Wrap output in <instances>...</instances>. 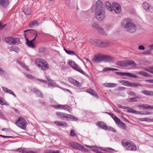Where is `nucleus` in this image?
<instances>
[{"label": "nucleus", "mask_w": 153, "mask_h": 153, "mask_svg": "<svg viewBox=\"0 0 153 153\" xmlns=\"http://www.w3.org/2000/svg\"><path fill=\"white\" fill-rule=\"evenodd\" d=\"M95 15L98 20L103 21L105 18V8L102 2L98 0L96 2L95 8Z\"/></svg>", "instance_id": "f257e3e1"}, {"label": "nucleus", "mask_w": 153, "mask_h": 153, "mask_svg": "<svg viewBox=\"0 0 153 153\" xmlns=\"http://www.w3.org/2000/svg\"><path fill=\"white\" fill-rule=\"evenodd\" d=\"M121 25L128 33H134L137 30L136 25L131 19L129 18L125 19L122 22Z\"/></svg>", "instance_id": "f03ea898"}, {"label": "nucleus", "mask_w": 153, "mask_h": 153, "mask_svg": "<svg viewBox=\"0 0 153 153\" xmlns=\"http://www.w3.org/2000/svg\"><path fill=\"white\" fill-rule=\"evenodd\" d=\"M121 143L123 146L127 150L135 151L137 150L135 144L130 140L124 139L122 140Z\"/></svg>", "instance_id": "7ed1b4c3"}, {"label": "nucleus", "mask_w": 153, "mask_h": 153, "mask_svg": "<svg viewBox=\"0 0 153 153\" xmlns=\"http://www.w3.org/2000/svg\"><path fill=\"white\" fill-rule=\"evenodd\" d=\"M36 64L39 68L43 71L48 70L49 68L48 64L43 59H37L36 61Z\"/></svg>", "instance_id": "20e7f679"}, {"label": "nucleus", "mask_w": 153, "mask_h": 153, "mask_svg": "<svg viewBox=\"0 0 153 153\" xmlns=\"http://www.w3.org/2000/svg\"><path fill=\"white\" fill-rule=\"evenodd\" d=\"M31 31V33H32L35 35V36L34 39H33L31 41H29L27 38H26V35L25 34V36L26 39V43L27 44L29 47L33 48H34L35 47V45L33 41L35 40L37 36V33L36 30L32 29H31L30 30H27L25 31L24 32L25 33L27 31Z\"/></svg>", "instance_id": "39448f33"}, {"label": "nucleus", "mask_w": 153, "mask_h": 153, "mask_svg": "<svg viewBox=\"0 0 153 153\" xmlns=\"http://www.w3.org/2000/svg\"><path fill=\"white\" fill-rule=\"evenodd\" d=\"M27 123V122L25 119L21 117H19L16 122V124L19 127L23 129L25 128Z\"/></svg>", "instance_id": "423d86ee"}, {"label": "nucleus", "mask_w": 153, "mask_h": 153, "mask_svg": "<svg viewBox=\"0 0 153 153\" xmlns=\"http://www.w3.org/2000/svg\"><path fill=\"white\" fill-rule=\"evenodd\" d=\"M70 146L72 148L79 150L84 151L86 152L88 150V149H85L84 147L82 146L75 142H73L71 143Z\"/></svg>", "instance_id": "0eeeda50"}, {"label": "nucleus", "mask_w": 153, "mask_h": 153, "mask_svg": "<svg viewBox=\"0 0 153 153\" xmlns=\"http://www.w3.org/2000/svg\"><path fill=\"white\" fill-rule=\"evenodd\" d=\"M89 42L91 45L100 48H102V45L103 44V41L99 39H91L90 40Z\"/></svg>", "instance_id": "6e6552de"}, {"label": "nucleus", "mask_w": 153, "mask_h": 153, "mask_svg": "<svg viewBox=\"0 0 153 153\" xmlns=\"http://www.w3.org/2000/svg\"><path fill=\"white\" fill-rule=\"evenodd\" d=\"M93 60L95 62H101L104 60V55L100 53L94 56Z\"/></svg>", "instance_id": "1a4fd4ad"}, {"label": "nucleus", "mask_w": 153, "mask_h": 153, "mask_svg": "<svg viewBox=\"0 0 153 153\" xmlns=\"http://www.w3.org/2000/svg\"><path fill=\"white\" fill-rule=\"evenodd\" d=\"M56 114L58 117L63 120H67L68 118V114L66 113L60 112H56Z\"/></svg>", "instance_id": "9d476101"}, {"label": "nucleus", "mask_w": 153, "mask_h": 153, "mask_svg": "<svg viewBox=\"0 0 153 153\" xmlns=\"http://www.w3.org/2000/svg\"><path fill=\"white\" fill-rule=\"evenodd\" d=\"M113 10L117 13H119L121 10V6L120 4L117 2H113L112 4Z\"/></svg>", "instance_id": "9b49d317"}, {"label": "nucleus", "mask_w": 153, "mask_h": 153, "mask_svg": "<svg viewBox=\"0 0 153 153\" xmlns=\"http://www.w3.org/2000/svg\"><path fill=\"white\" fill-rule=\"evenodd\" d=\"M115 74L119 76H128L129 77H133L134 78H137V76L135 75H133L129 73L116 72Z\"/></svg>", "instance_id": "f8f14e48"}, {"label": "nucleus", "mask_w": 153, "mask_h": 153, "mask_svg": "<svg viewBox=\"0 0 153 153\" xmlns=\"http://www.w3.org/2000/svg\"><path fill=\"white\" fill-rule=\"evenodd\" d=\"M68 81L72 84L74 85H76L77 87H79L80 86V83L72 78H68Z\"/></svg>", "instance_id": "ddd939ff"}, {"label": "nucleus", "mask_w": 153, "mask_h": 153, "mask_svg": "<svg viewBox=\"0 0 153 153\" xmlns=\"http://www.w3.org/2000/svg\"><path fill=\"white\" fill-rule=\"evenodd\" d=\"M97 125L101 128L106 130L107 125L105 123L102 121L98 122L97 123Z\"/></svg>", "instance_id": "4468645a"}, {"label": "nucleus", "mask_w": 153, "mask_h": 153, "mask_svg": "<svg viewBox=\"0 0 153 153\" xmlns=\"http://www.w3.org/2000/svg\"><path fill=\"white\" fill-rule=\"evenodd\" d=\"M9 4V0H0V5L4 8L7 7Z\"/></svg>", "instance_id": "2eb2a0df"}, {"label": "nucleus", "mask_w": 153, "mask_h": 153, "mask_svg": "<svg viewBox=\"0 0 153 153\" xmlns=\"http://www.w3.org/2000/svg\"><path fill=\"white\" fill-rule=\"evenodd\" d=\"M1 88L5 92L10 94L13 95L14 97H16V95L11 90L8 89L7 88L2 86Z\"/></svg>", "instance_id": "dca6fc26"}, {"label": "nucleus", "mask_w": 153, "mask_h": 153, "mask_svg": "<svg viewBox=\"0 0 153 153\" xmlns=\"http://www.w3.org/2000/svg\"><path fill=\"white\" fill-rule=\"evenodd\" d=\"M125 64L126 67L129 65H131L133 67H135L136 66V64L133 61L130 60H125Z\"/></svg>", "instance_id": "f3484780"}, {"label": "nucleus", "mask_w": 153, "mask_h": 153, "mask_svg": "<svg viewBox=\"0 0 153 153\" xmlns=\"http://www.w3.org/2000/svg\"><path fill=\"white\" fill-rule=\"evenodd\" d=\"M56 125L60 126L66 127L68 126L67 124L66 123L61 122L60 121H56L54 122Z\"/></svg>", "instance_id": "a211bd4d"}, {"label": "nucleus", "mask_w": 153, "mask_h": 153, "mask_svg": "<svg viewBox=\"0 0 153 153\" xmlns=\"http://www.w3.org/2000/svg\"><path fill=\"white\" fill-rule=\"evenodd\" d=\"M113 58L111 56L104 55L103 61L112 62L113 61Z\"/></svg>", "instance_id": "6ab92c4d"}, {"label": "nucleus", "mask_w": 153, "mask_h": 153, "mask_svg": "<svg viewBox=\"0 0 153 153\" xmlns=\"http://www.w3.org/2000/svg\"><path fill=\"white\" fill-rule=\"evenodd\" d=\"M119 82L123 85L128 87H130L131 83L128 81L125 80H120Z\"/></svg>", "instance_id": "aec40b11"}, {"label": "nucleus", "mask_w": 153, "mask_h": 153, "mask_svg": "<svg viewBox=\"0 0 153 153\" xmlns=\"http://www.w3.org/2000/svg\"><path fill=\"white\" fill-rule=\"evenodd\" d=\"M105 6L106 8L109 11L112 12L113 10V7L112 6L111 3L108 1H106L105 3Z\"/></svg>", "instance_id": "412c9836"}, {"label": "nucleus", "mask_w": 153, "mask_h": 153, "mask_svg": "<svg viewBox=\"0 0 153 153\" xmlns=\"http://www.w3.org/2000/svg\"><path fill=\"white\" fill-rule=\"evenodd\" d=\"M97 31L101 35H107V33L104 29L100 26Z\"/></svg>", "instance_id": "4be33fe9"}, {"label": "nucleus", "mask_w": 153, "mask_h": 153, "mask_svg": "<svg viewBox=\"0 0 153 153\" xmlns=\"http://www.w3.org/2000/svg\"><path fill=\"white\" fill-rule=\"evenodd\" d=\"M127 111L129 113H133L136 114H139L140 113V112L135 111L132 108H128L127 107Z\"/></svg>", "instance_id": "5701e85b"}, {"label": "nucleus", "mask_w": 153, "mask_h": 153, "mask_svg": "<svg viewBox=\"0 0 153 153\" xmlns=\"http://www.w3.org/2000/svg\"><path fill=\"white\" fill-rule=\"evenodd\" d=\"M39 23L36 20H33L31 21L29 24V26L31 28H33L35 26H37L39 25Z\"/></svg>", "instance_id": "b1692460"}, {"label": "nucleus", "mask_w": 153, "mask_h": 153, "mask_svg": "<svg viewBox=\"0 0 153 153\" xmlns=\"http://www.w3.org/2000/svg\"><path fill=\"white\" fill-rule=\"evenodd\" d=\"M62 109L64 110L68 111L69 112L72 111L71 108L67 105H62Z\"/></svg>", "instance_id": "393cba45"}, {"label": "nucleus", "mask_w": 153, "mask_h": 153, "mask_svg": "<svg viewBox=\"0 0 153 153\" xmlns=\"http://www.w3.org/2000/svg\"><path fill=\"white\" fill-rule=\"evenodd\" d=\"M142 93L145 95L148 96H153V91L147 90H144Z\"/></svg>", "instance_id": "a878e982"}, {"label": "nucleus", "mask_w": 153, "mask_h": 153, "mask_svg": "<svg viewBox=\"0 0 153 153\" xmlns=\"http://www.w3.org/2000/svg\"><path fill=\"white\" fill-rule=\"evenodd\" d=\"M69 65L74 69L75 68L77 65L76 64L75 62L73 61H72L70 60L69 61Z\"/></svg>", "instance_id": "bb28decb"}, {"label": "nucleus", "mask_w": 153, "mask_h": 153, "mask_svg": "<svg viewBox=\"0 0 153 153\" xmlns=\"http://www.w3.org/2000/svg\"><path fill=\"white\" fill-rule=\"evenodd\" d=\"M68 118L67 120H71L72 121H75L77 120V118L74 116L68 114Z\"/></svg>", "instance_id": "cd10ccee"}, {"label": "nucleus", "mask_w": 153, "mask_h": 153, "mask_svg": "<svg viewBox=\"0 0 153 153\" xmlns=\"http://www.w3.org/2000/svg\"><path fill=\"white\" fill-rule=\"evenodd\" d=\"M137 74L144 76H150L149 74L143 71H140L137 72Z\"/></svg>", "instance_id": "c85d7f7f"}, {"label": "nucleus", "mask_w": 153, "mask_h": 153, "mask_svg": "<svg viewBox=\"0 0 153 153\" xmlns=\"http://www.w3.org/2000/svg\"><path fill=\"white\" fill-rule=\"evenodd\" d=\"M10 51H15L17 53L19 51V48L15 46H12L10 48Z\"/></svg>", "instance_id": "c756f323"}, {"label": "nucleus", "mask_w": 153, "mask_h": 153, "mask_svg": "<svg viewBox=\"0 0 153 153\" xmlns=\"http://www.w3.org/2000/svg\"><path fill=\"white\" fill-rule=\"evenodd\" d=\"M139 106L146 108H149L151 109H153V105H150L146 104H143L140 105H139Z\"/></svg>", "instance_id": "7c9ffc66"}, {"label": "nucleus", "mask_w": 153, "mask_h": 153, "mask_svg": "<svg viewBox=\"0 0 153 153\" xmlns=\"http://www.w3.org/2000/svg\"><path fill=\"white\" fill-rule=\"evenodd\" d=\"M117 65L123 66L126 67L125 61H117Z\"/></svg>", "instance_id": "2f4dec72"}, {"label": "nucleus", "mask_w": 153, "mask_h": 153, "mask_svg": "<svg viewBox=\"0 0 153 153\" xmlns=\"http://www.w3.org/2000/svg\"><path fill=\"white\" fill-rule=\"evenodd\" d=\"M13 37H6L5 39V41L10 45H12Z\"/></svg>", "instance_id": "473e14b6"}, {"label": "nucleus", "mask_w": 153, "mask_h": 153, "mask_svg": "<svg viewBox=\"0 0 153 153\" xmlns=\"http://www.w3.org/2000/svg\"><path fill=\"white\" fill-rule=\"evenodd\" d=\"M138 86H142L140 84L138 83L131 82L130 87H136Z\"/></svg>", "instance_id": "72a5a7b5"}, {"label": "nucleus", "mask_w": 153, "mask_h": 153, "mask_svg": "<svg viewBox=\"0 0 153 153\" xmlns=\"http://www.w3.org/2000/svg\"><path fill=\"white\" fill-rule=\"evenodd\" d=\"M143 6L146 10L148 11L149 10V5L146 2H144L143 3Z\"/></svg>", "instance_id": "f704fd0d"}, {"label": "nucleus", "mask_w": 153, "mask_h": 153, "mask_svg": "<svg viewBox=\"0 0 153 153\" xmlns=\"http://www.w3.org/2000/svg\"><path fill=\"white\" fill-rule=\"evenodd\" d=\"M20 43L19 39L18 38H13L12 45L18 44Z\"/></svg>", "instance_id": "c9c22d12"}, {"label": "nucleus", "mask_w": 153, "mask_h": 153, "mask_svg": "<svg viewBox=\"0 0 153 153\" xmlns=\"http://www.w3.org/2000/svg\"><path fill=\"white\" fill-rule=\"evenodd\" d=\"M86 92L94 96H97L96 93L94 91L91 89H89L87 90Z\"/></svg>", "instance_id": "e433bc0d"}, {"label": "nucleus", "mask_w": 153, "mask_h": 153, "mask_svg": "<svg viewBox=\"0 0 153 153\" xmlns=\"http://www.w3.org/2000/svg\"><path fill=\"white\" fill-rule=\"evenodd\" d=\"M64 50L69 55L76 56V54L73 51L67 50L65 48H64Z\"/></svg>", "instance_id": "4c0bfd02"}, {"label": "nucleus", "mask_w": 153, "mask_h": 153, "mask_svg": "<svg viewBox=\"0 0 153 153\" xmlns=\"http://www.w3.org/2000/svg\"><path fill=\"white\" fill-rule=\"evenodd\" d=\"M53 107L56 109H62V105L60 104L54 105H53Z\"/></svg>", "instance_id": "58836bf2"}, {"label": "nucleus", "mask_w": 153, "mask_h": 153, "mask_svg": "<svg viewBox=\"0 0 153 153\" xmlns=\"http://www.w3.org/2000/svg\"><path fill=\"white\" fill-rule=\"evenodd\" d=\"M105 85L106 86L108 87H114L117 86V84L115 83H106Z\"/></svg>", "instance_id": "ea45409f"}, {"label": "nucleus", "mask_w": 153, "mask_h": 153, "mask_svg": "<svg viewBox=\"0 0 153 153\" xmlns=\"http://www.w3.org/2000/svg\"><path fill=\"white\" fill-rule=\"evenodd\" d=\"M74 69L76 70L77 71L82 73V74L84 75H85V72H84L78 66H77V67L76 68H75Z\"/></svg>", "instance_id": "a19ab883"}, {"label": "nucleus", "mask_w": 153, "mask_h": 153, "mask_svg": "<svg viewBox=\"0 0 153 153\" xmlns=\"http://www.w3.org/2000/svg\"><path fill=\"white\" fill-rule=\"evenodd\" d=\"M33 91L38 96L42 97V94L40 91L35 88L33 89Z\"/></svg>", "instance_id": "79ce46f5"}, {"label": "nucleus", "mask_w": 153, "mask_h": 153, "mask_svg": "<svg viewBox=\"0 0 153 153\" xmlns=\"http://www.w3.org/2000/svg\"><path fill=\"white\" fill-rule=\"evenodd\" d=\"M23 12L24 13L27 15H29L30 14V9L29 8H25L24 9Z\"/></svg>", "instance_id": "37998d69"}, {"label": "nucleus", "mask_w": 153, "mask_h": 153, "mask_svg": "<svg viewBox=\"0 0 153 153\" xmlns=\"http://www.w3.org/2000/svg\"><path fill=\"white\" fill-rule=\"evenodd\" d=\"M118 125H120V127L123 129L126 130V126L125 124L122 121L120 122Z\"/></svg>", "instance_id": "c03bdc74"}, {"label": "nucleus", "mask_w": 153, "mask_h": 153, "mask_svg": "<svg viewBox=\"0 0 153 153\" xmlns=\"http://www.w3.org/2000/svg\"><path fill=\"white\" fill-rule=\"evenodd\" d=\"M48 84L49 86H56V83L54 81L52 80H50L48 82Z\"/></svg>", "instance_id": "a18cd8bd"}, {"label": "nucleus", "mask_w": 153, "mask_h": 153, "mask_svg": "<svg viewBox=\"0 0 153 153\" xmlns=\"http://www.w3.org/2000/svg\"><path fill=\"white\" fill-rule=\"evenodd\" d=\"M110 43L109 41H103V44L102 45V48L107 47L109 46Z\"/></svg>", "instance_id": "49530a36"}, {"label": "nucleus", "mask_w": 153, "mask_h": 153, "mask_svg": "<svg viewBox=\"0 0 153 153\" xmlns=\"http://www.w3.org/2000/svg\"><path fill=\"white\" fill-rule=\"evenodd\" d=\"M0 104L1 105H7V104L5 100L3 98L0 97Z\"/></svg>", "instance_id": "de8ad7c7"}, {"label": "nucleus", "mask_w": 153, "mask_h": 153, "mask_svg": "<svg viewBox=\"0 0 153 153\" xmlns=\"http://www.w3.org/2000/svg\"><path fill=\"white\" fill-rule=\"evenodd\" d=\"M91 26L92 27L97 30L100 27V26L98 24L95 23H94L92 24Z\"/></svg>", "instance_id": "09e8293b"}, {"label": "nucleus", "mask_w": 153, "mask_h": 153, "mask_svg": "<svg viewBox=\"0 0 153 153\" xmlns=\"http://www.w3.org/2000/svg\"><path fill=\"white\" fill-rule=\"evenodd\" d=\"M108 130V131H112L114 132H116V130L113 128L108 126H107V128H106L105 130Z\"/></svg>", "instance_id": "8fccbe9b"}, {"label": "nucleus", "mask_w": 153, "mask_h": 153, "mask_svg": "<svg viewBox=\"0 0 153 153\" xmlns=\"http://www.w3.org/2000/svg\"><path fill=\"white\" fill-rule=\"evenodd\" d=\"M143 53L145 55H150L151 54V52L150 50H147L144 51Z\"/></svg>", "instance_id": "3c124183"}, {"label": "nucleus", "mask_w": 153, "mask_h": 153, "mask_svg": "<svg viewBox=\"0 0 153 153\" xmlns=\"http://www.w3.org/2000/svg\"><path fill=\"white\" fill-rule=\"evenodd\" d=\"M95 147H94L91 149V151L92 152H96L97 153H99L100 151L98 150V148L96 146H95Z\"/></svg>", "instance_id": "603ef678"}, {"label": "nucleus", "mask_w": 153, "mask_h": 153, "mask_svg": "<svg viewBox=\"0 0 153 153\" xmlns=\"http://www.w3.org/2000/svg\"><path fill=\"white\" fill-rule=\"evenodd\" d=\"M102 150L104 151H106L108 152H111V150L115 151L114 149L110 148H108L104 149H102Z\"/></svg>", "instance_id": "864d4df0"}, {"label": "nucleus", "mask_w": 153, "mask_h": 153, "mask_svg": "<svg viewBox=\"0 0 153 153\" xmlns=\"http://www.w3.org/2000/svg\"><path fill=\"white\" fill-rule=\"evenodd\" d=\"M144 70L153 74V67H150L149 68H145Z\"/></svg>", "instance_id": "5fc2aeb1"}, {"label": "nucleus", "mask_w": 153, "mask_h": 153, "mask_svg": "<svg viewBox=\"0 0 153 153\" xmlns=\"http://www.w3.org/2000/svg\"><path fill=\"white\" fill-rule=\"evenodd\" d=\"M114 120L116 123V124L117 125H118L119 124V123L122 121L117 117H116Z\"/></svg>", "instance_id": "6e6d98bb"}, {"label": "nucleus", "mask_w": 153, "mask_h": 153, "mask_svg": "<svg viewBox=\"0 0 153 153\" xmlns=\"http://www.w3.org/2000/svg\"><path fill=\"white\" fill-rule=\"evenodd\" d=\"M5 72L3 70V69L0 67V74L2 76H4L5 75Z\"/></svg>", "instance_id": "4d7b16f0"}, {"label": "nucleus", "mask_w": 153, "mask_h": 153, "mask_svg": "<svg viewBox=\"0 0 153 153\" xmlns=\"http://www.w3.org/2000/svg\"><path fill=\"white\" fill-rule=\"evenodd\" d=\"M128 94L134 97H135L136 95V93L132 91H130L128 92Z\"/></svg>", "instance_id": "13d9d810"}, {"label": "nucleus", "mask_w": 153, "mask_h": 153, "mask_svg": "<svg viewBox=\"0 0 153 153\" xmlns=\"http://www.w3.org/2000/svg\"><path fill=\"white\" fill-rule=\"evenodd\" d=\"M70 135L72 137L76 136V134L74 133V130H72L70 132Z\"/></svg>", "instance_id": "bf43d9fd"}, {"label": "nucleus", "mask_w": 153, "mask_h": 153, "mask_svg": "<svg viewBox=\"0 0 153 153\" xmlns=\"http://www.w3.org/2000/svg\"><path fill=\"white\" fill-rule=\"evenodd\" d=\"M111 71V68H103V71Z\"/></svg>", "instance_id": "052dcab7"}, {"label": "nucleus", "mask_w": 153, "mask_h": 153, "mask_svg": "<svg viewBox=\"0 0 153 153\" xmlns=\"http://www.w3.org/2000/svg\"><path fill=\"white\" fill-rule=\"evenodd\" d=\"M117 105L118 107L121 109H126L127 108V107L126 106H122L119 104H117Z\"/></svg>", "instance_id": "680f3d73"}, {"label": "nucleus", "mask_w": 153, "mask_h": 153, "mask_svg": "<svg viewBox=\"0 0 153 153\" xmlns=\"http://www.w3.org/2000/svg\"><path fill=\"white\" fill-rule=\"evenodd\" d=\"M25 76L28 79H33V77L31 75L26 74Z\"/></svg>", "instance_id": "e2e57ef3"}, {"label": "nucleus", "mask_w": 153, "mask_h": 153, "mask_svg": "<svg viewBox=\"0 0 153 153\" xmlns=\"http://www.w3.org/2000/svg\"><path fill=\"white\" fill-rule=\"evenodd\" d=\"M39 51L40 52L43 53L45 51L46 49L43 47H41L39 48Z\"/></svg>", "instance_id": "0e129e2a"}, {"label": "nucleus", "mask_w": 153, "mask_h": 153, "mask_svg": "<svg viewBox=\"0 0 153 153\" xmlns=\"http://www.w3.org/2000/svg\"><path fill=\"white\" fill-rule=\"evenodd\" d=\"M129 100V101L131 102H136L137 101L135 98H131Z\"/></svg>", "instance_id": "69168bd1"}, {"label": "nucleus", "mask_w": 153, "mask_h": 153, "mask_svg": "<svg viewBox=\"0 0 153 153\" xmlns=\"http://www.w3.org/2000/svg\"><path fill=\"white\" fill-rule=\"evenodd\" d=\"M125 89V88L123 87H118L117 88V90L119 91H123Z\"/></svg>", "instance_id": "338daca9"}, {"label": "nucleus", "mask_w": 153, "mask_h": 153, "mask_svg": "<svg viewBox=\"0 0 153 153\" xmlns=\"http://www.w3.org/2000/svg\"><path fill=\"white\" fill-rule=\"evenodd\" d=\"M111 27V26L109 24L105 26V28L106 30H109L110 29Z\"/></svg>", "instance_id": "774afa93"}]
</instances>
